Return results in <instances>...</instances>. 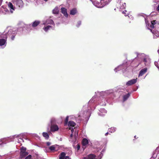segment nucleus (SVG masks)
I'll use <instances>...</instances> for the list:
<instances>
[{
	"instance_id": "1",
	"label": "nucleus",
	"mask_w": 159,
	"mask_h": 159,
	"mask_svg": "<svg viewBox=\"0 0 159 159\" xmlns=\"http://www.w3.org/2000/svg\"><path fill=\"white\" fill-rule=\"evenodd\" d=\"M20 158L22 159L28 155L29 153L26 152V148L23 147H22L20 148Z\"/></svg>"
},
{
	"instance_id": "2",
	"label": "nucleus",
	"mask_w": 159,
	"mask_h": 159,
	"mask_svg": "<svg viewBox=\"0 0 159 159\" xmlns=\"http://www.w3.org/2000/svg\"><path fill=\"white\" fill-rule=\"evenodd\" d=\"M137 81V78L135 79H133L129 81L126 83V85L128 86H129L133 85L136 83Z\"/></svg>"
},
{
	"instance_id": "3",
	"label": "nucleus",
	"mask_w": 159,
	"mask_h": 159,
	"mask_svg": "<svg viewBox=\"0 0 159 159\" xmlns=\"http://www.w3.org/2000/svg\"><path fill=\"white\" fill-rule=\"evenodd\" d=\"M59 129L58 126L56 125H52L50 127V131L52 132L57 131Z\"/></svg>"
},
{
	"instance_id": "4",
	"label": "nucleus",
	"mask_w": 159,
	"mask_h": 159,
	"mask_svg": "<svg viewBox=\"0 0 159 159\" xmlns=\"http://www.w3.org/2000/svg\"><path fill=\"white\" fill-rule=\"evenodd\" d=\"M147 68H145L141 70L139 74V77L143 75L145 73L147 72Z\"/></svg>"
},
{
	"instance_id": "5",
	"label": "nucleus",
	"mask_w": 159,
	"mask_h": 159,
	"mask_svg": "<svg viewBox=\"0 0 159 159\" xmlns=\"http://www.w3.org/2000/svg\"><path fill=\"white\" fill-rule=\"evenodd\" d=\"M61 12L66 17H68V14L67 11V9L64 7H62L61 9Z\"/></svg>"
},
{
	"instance_id": "6",
	"label": "nucleus",
	"mask_w": 159,
	"mask_h": 159,
	"mask_svg": "<svg viewBox=\"0 0 159 159\" xmlns=\"http://www.w3.org/2000/svg\"><path fill=\"white\" fill-rule=\"evenodd\" d=\"M16 4L20 7H21L23 5V2L22 0H17L16 1Z\"/></svg>"
},
{
	"instance_id": "7",
	"label": "nucleus",
	"mask_w": 159,
	"mask_h": 159,
	"mask_svg": "<svg viewBox=\"0 0 159 159\" xmlns=\"http://www.w3.org/2000/svg\"><path fill=\"white\" fill-rule=\"evenodd\" d=\"M95 157V155L90 154L88 155L87 157H84L83 159H93Z\"/></svg>"
},
{
	"instance_id": "8",
	"label": "nucleus",
	"mask_w": 159,
	"mask_h": 159,
	"mask_svg": "<svg viewBox=\"0 0 159 159\" xmlns=\"http://www.w3.org/2000/svg\"><path fill=\"white\" fill-rule=\"evenodd\" d=\"M88 140L86 139H83L82 141V144L83 146H85L88 143Z\"/></svg>"
},
{
	"instance_id": "9",
	"label": "nucleus",
	"mask_w": 159,
	"mask_h": 159,
	"mask_svg": "<svg viewBox=\"0 0 159 159\" xmlns=\"http://www.w3.org/2000/svg\"><path fill=\"white\" fill-rule=\"evenodd\" d=\"M77 9L75 8H74L70 10V14L71 15H75L77 13Z\"/></svg>"
},
{
	"instance_id": "10",
	"label": "nucleus",
	"mask_w": 159,
	"mask_h": 159,
	"mask_svg": "<svg viewBox=\"0 0 159 159\" xmlns=\"http://www.w3.org/2000/svg\"><path fill=\"white\" fill-rule=\"evenodd\" d=\"M130 96V93H128L123 96V101L124 102L126 101Z\"/></svg>"
},
{
	"instance_id": "11",
	"label": "nucleus",
	"mask_w": 159,
	"mask_h": 159,
	"mask_svg": "<svg viewBox=\"0 0 159 159\" xmlns=\"http://www.w3.org/2000/svg\"><path fill=\"white\" fill-rule=\"evenodd\" d=\"M40 21L36 20L32 23V26L34 27H35L38 25L40 24Z\"/></svg>"
},
{
	"instance_id": "12",
	"label": "nucleus",
	"mask_w": 159,
	"mask_h": 159,
	"mask_svg": "<svg viewBox=\"0 0 159 159\" xmlns=\"http://www.w3.org/2000/svg\"><path fill=\"white\" fill-rule=\"evenodd\" d=\"M151 31L154 34V35L156 36L157 37H159V32L157 31H156L153 30V31L150 29Z\"/></svg>"
},
{
	"instance_id": "13",
	"label": "nucleus",
	"mask_w": 159,
	"mask_h": 159,
	"mask_svg": "<svg viewBox=\"0 0 159 159\" xmlns=\"http://www.w3.org/2000/svg\"><path fill=\"white\" fill-rule=\"evenodd\" d=\"M76 124L75 122L72 121H70L68 122V125L69 127H74L75 125Z\"/></svg>"
},
{
	"instance_id": "14",
	"label": "nucleus",
	"mask_w": 159,
	"mask_h": 159,
	"mask_svg": "<svg viewBox=\"0 0 159 159\" xmlns=\"http://www.w3.org/2000/svg\"><path fill=\"white\" fill-rule=\"evenodd\" d=\"M53 13L55 14H57L59 12V10L58 7H56L52 11Z\"/></svg>"
},
{
	"instance_id": "15",
	"label": "nucleus",
	"mask_w": 159,
	"mask_h": 159,
	"mask_svg": "<svg viewBox=\"0 0 159 159\" xmlns=\"http://www.w3.org/2000/svg\"><path fill=\"white\" fill-rule=\"evenodd\" d=\"M6 41V40L4 39H0V46L3 45Z\"/></svg>"
},
{
	"instance_id": "16",
	"label": "nucleus",
	"mask_w": 159,
	"mask_h": 159,
	"mask_svg": "<svg viewBox=\"0 0 159 159\" xmlns=\"http://www.w3.org/2000/svg\"><path fill=\"white\" fill-rule=\"evenodd\" d=\"M42 134L43 136L44 137H45L46 139H48L49 138V135L48 133L46 132H43Z\"/></svg>"
},
{
	"instance_id": "17",
	"label": "nucleus",
	"mask_w": 159,
	"mask_h": 159,
	"mask_svg": "<svg viewBox=\"0 0 159 159\" xmlns=\"http://www.w3.org/2000/svg\"><path fill=\"white\" fill-rule=\"evenodd\" d=\"M156 20H153L151 21V25L150 26V27L152 28L154 27V25L156 24Z\"/></svg>"
},
{
	"instance_id": "18",
	"label": "nucleus",
	"mask_w": 159,
	"mask_h": 159,
	"mask_svg": "<svg viewBox=\"0 0 159 159\" xmlns=\"http://www.w3.org/2000/svg\"><path fill=\"white\" fill-rule=\"evenodd\" d=\"M51 27L52 26L50 25H48L46 27H44L43 29L45 31L47 32L50 28H51Z\"/></svg>"
},
{
	"instance_id": "19",
	"label": "nucleus",
	"mask_w": 159,
	"mask_h": 159,
	"mask_svg": "<svg viewBox=\"0 0 159 159\" xmlns=\"http://www.w3.org/2000/svg\"><path fill=\"white\" fill-rule=\"evenodd\" d=\"M66 155L65 153L64 152H61L60 155V157H59V159H62L63 158H65V156Z\"/></svg>"
},
{
	"instance_id": "20",
	"label": "nucleus",
	"mask_w": 159,
	"mask_h": 159,
	"mask_svg": "<svg viewBox=\"0 0 159 159\" xmlns=\"http://www.w3.org/2000/svg\"><path fill=\"white\" fill-rule=\"evenodd\" d=\"M49 149L51 151H53L55 150V145H52L49 147Z\"/></svg>"
},
{
	"instance_id": "21",
	"label": "nucleus",
	"mask_w": 159,
	"mask_h": 159,
	"mask_svg": "<svg viewBox=\"0 0 159 159\" xmlns=\"http://www.w3.org/2000/svg\"><path fill=\"white\" fill-rule=\"evenodd\" d=\"M8 6L11 9L14 10L13 6L12 3L11 2H9L8 3Z\"/></svg>"
},
{
	"instance_id": "22",
	"label": "nucleus",
	"mask_w": 159,
	"mask_h": 159,
	"mask_svg": "<svg viewBox=\"0 0 159 159\" xmlns=\"http://www.w3.org/2000/svg\"><path fill=\"white\" fill-rule=\"evenodd\" d=\"M69 119V117L68 116H66V118L65 119V125L67 124Z\"/></svg>"
},
{
	"instance_id": "23",
	"label": "nucleus",
	"mask_w": 159,
	"mask_h": 159,
	"mask_svg": "<svg viewBox=\"0 0 159 159\" xmlns=\"http://www.w3.org/2000/svg\"><path fill=\"white\" fill-rule=\"evenodd\" d=\"M32 157V156L31 155H29L26 157L25 159H31Z\"/></svg>"
},
{
	"instance_id": "24",
	"label": "nucleus",
	"mask_w": 159,
	"mask_h": 159,
	"mask_svg": "<svg viewBox=\"0 0 159 159\" xmlns=\"http://www.w3.org/2000/svg\"><path fill=\"white\" fill-rule=\"evenodd\" d=\"M69 129L71 130V132H72V134H71L70 135V137H73V132L74 131V129H71V128H70Z\"/></svg>"
},
{
	"instance_id": "25",
	"label": "nucleus",
	"mask_w": 159,
	"mask_h": 159,
	"mask_svg": "<svg viewBox=\"0 0 159 159\" xmlns=\"http://www.w3.org/2000/svg\"><path fill=\"white\" fill-rule=\"evenodd\" d=\"M81 24V21H79L77 22V27H79L80 25Z\"/></svg>"
},
{
	"instance_id": "26",
	"label": "nucleus",
	"mask_w": 159,
	"mask_h": 159,
	"mask_svg": "<svg viewBox=\"0 0 159 159\" xmlns=\"http://www.w3.org/2000/svg\"><path fill=\"white\" fill-rule=\"evenodd\" d=\"M49 21V24H53L54 25H55L54 22L52 20H50Z\"/></svg>"
},
{
	"instance_id": "27",
	"label": "nucleus",
	"mask_w": 159,
	"mask_h": 159,
	"mask_svg": "<svg viewBox=\"0 0 159 159\" xmlns=\"http://www.w3.org/2000/svg\"><path fill=\"white\" fill-rule=\"evenodd\" d=\"M77 148L78 150H80V146L79 144H77Z\"/></svg>"
},
{
	"instance_id": "28",
	"label": "nucleus",
	"mask_w": 159,
	"mask_h": 159,
	"mask_svg": "<svg viewBox=\"0 0 159 159\" xmlns=\"http://www.w3.org/2000/svg\"><path fill=\"white\" fill-rule=\"evenodd\" d=\"M156 152H158V153H159V146L157 148L156 150Z\"/></svg>"
},
{
	"instance_id": "29",
	"label": "nucleus",
	"mask_w": 159,
	"mask_h": 159,
	"mask_svg": "<svg viewBox=\"0 0 159 159\" xmlns=\"http://www.w3.org/2000/svg\"><path fill=\"white\" fill-rule=\"evenodd\" d=\"M125 3H124V5H123V6H121L120 8L122 9H123L125 8Z\"/></svg>"
},
{
	"instance_id": "30",
	"label": "nucleus",
	"mask_w": 159,
	"mask_h": 159,
	"mask_svg": "<svg viewBox=\"0 0 159 159\" xmlns=\"http://www.w3.org/2000/svg\"><path fill=\"white\" fill-rule=\"evenodd\" d=\"M51 144V143L49 142H47L46 143V144L48 146L50 145Z\"/></svg>"
},
{
	"instance_id": "31",
	"label": "nucleus",
	"mask_w": 159,
	"mask_h": 159,
	"mask_svg": "<svg viewBox=\"0 0 159 159\" xmlns=\"http://www.w3.org/2000/svg\"><path fill=\"white\" fill-rule=\"evenodd\" d=\"M143 61L145 62H147V59L146 58H144L143 59Z\"/></svg>"
},
{
	"instance_id": "32",
	"label": "nucleus",
	"mask_w": 159,
	"mask_h": 159,
	"mask_svg": "<svg viewBox=\"0 0 159 159\" xmlns=\"http://www.w3.org/2000/svg\"><path fill=\"white\" fill-rule=\"evenodd\" d=\"M15 36L14 35H12L11 37V39L12 40H13L14 39Z\"/></svg>"
},
{
	"instance_id": "33",
	"label": "nucleus",
	"mask_w": 159,
	"mask_h": 159,
	"mask_svg": "<svg viewBox=\"0 0 159 159\" xmlns=\"http://www.w3.org/2000/svg\"><path fill=\"white\" fill-rule=\"evenodd\" d=\"M157 10L159 11V4L158 5V7L157 8Z\"/></svg>"
},
{
	"instance_id": "34",
	"label": "nucleus",
	"mask_w": 159,
	"mask_h": 159,
	"mask_svg": "<svg viewBox=\"0 0 159 159\" xmlns=\"http://www.w3.org/2000/svg\"><path fill=\"white\" fill-rule=\"evenodd\" d=\"M2 0H0V6H1L2 3Z\"/></svg>"
},
{
	"instance_id": "35",
	"label": "nucleus",
	"mask_w": 159,
	"mask_h": 159,
	"mask_svg": "<svg viewBox=\"0 0 159 159\" xmlns=\"http://www.w3.org/2000/svg\"><path fill=\"white\" fill-rule=\"evenodd\" d=\"M66 159H70V158H69V157L66 156Z\"/></svg>"
},
{
	"instance_id": "36",
	"label": "nucleus",
	"mask_w": 159,
	"mask_h": 159,
	"mask_svg": "<svg viewBox=\"0 0 159 159\" xmlns=\"http://www.w3.org/2000/svg\"><path fill=\"white\" fill-rule=\"evenodd\" d=\"M108 134V132H107V133H106L105 134V136H107Z\"/></svg>"
},
{
	"instance_id": "37",
	"label": "nucleus",
	"mask_w": 159,
	"mask_h": 159,
	"mask_svg": "<svg viewBox=\"0 0 159 159\" xmlns=\"http://www.w3.org/2000/svg\"><path fill=\"white\" fill-rule=\"evenodd\" d=\"M66 159V158L65 157V158H63L62 159Z\"/></svg>"
},
{
	"instance_id": "38",
	"label": "nucleus",
	"mask_w": 159,
	"mask_h": 159,
	"mask_svg": "<svg viewBox=\"0 0 159 159\" xmlns=\"http://www.w3.org/2000/svg\"><path fill=\"white\" fill-rule=\"evenodd\" d=\"M134 137V138H135V139H137V138H136V136H135Z\"/></svg>"
},
{
	"instance_id": "39",
	"label": "nucleus",
	"mask_w": 159,
	"mask_h": 159,
	"mask_svg": "<svg viewBox=\"0 0 159 159\" xmlns=\"http://www.w3.org/2000/svg\"><path fill=\"white\" fill-rule=\"evenodd\" d=\"M5 38L6 39H7V36H6V37H5Z\"/></svg>"
},
{
	"instance_id": "40",
	"label": "nucleus",
	"mask_w": 159,
	"mask_h": 159,
	"mask_svg": "<svg viewBox=\"0 0 159 159\" xmlns=\"http://www.w3.org/2000/svg\"><path fill=\"white\" fill-rule=\"evenodd\" d=\"M122 13H123L124 14H125V12L124 11H123V12H122Z\"/></svg>"
},
{
	"instance_id": "41",
	"label": "nucleus",
	"mask_w": 159,
	"mask_h": 159,
	"mask_svg": "<svg viewBox=\"0 0 159 159\" xmlns=\"http://www.w3.org/2000/svg\"><path fill=\"white\" fill-rule=\"evenodd\" d=\"M44 1H45V2H47L48 1V0H44Z\"/></svg>"
}]
</instances>
